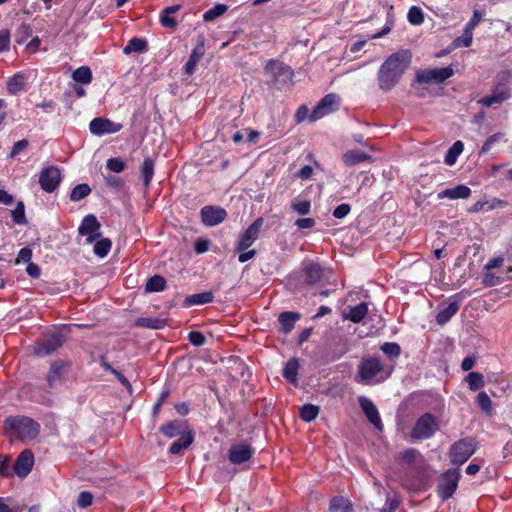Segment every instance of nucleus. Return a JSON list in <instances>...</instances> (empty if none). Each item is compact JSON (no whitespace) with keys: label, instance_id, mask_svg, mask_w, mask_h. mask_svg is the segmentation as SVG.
<instances>
[{"label":"nucleus","instance_id":"58836bf2","mask_svg":"<svg viewBox=\"0 0 512 512\" xmlns=\"http://www.w3.org/2000/svg\"><path fill=\"white\" fill-rule=\"evenodd\" d=\"M136 325L150 329H161L166 325V321L160 318L142 317L136 320Z\"/></svg>","mask_w":512,"mask_h":512},{"label":"nucleus","instance_id":"f257e3e1","mask_svg":"<svg viewBox=\"0 0 512 512\" xmlns=\"http://www.w3.org/2000/svg\"><path fill=\"white\" fill-rule=\"evenodd\" d=\"M412 55L409 50H400L390 55L380 66L377 79L379 88L388 92L400 81L402 75L411 63Z\"/></svg>","mask_w":512,"mask_h":512},{"label":"nucleus","instance_id":"b1692460","mask_svg":"<svg viewBox=\"0 0 512 512\" xmlns=\"http://www.w3.org/2000/svg\"><path fill=\"white\" fill-rule=\"evenodd\" d=\"M368 313V304L366 302H361L360 304L349 307V312L344 313V319H348L354 323H360Z\"/></svg>","mask_w":512,"mask_h":512},{"label":"nucleus","instance_id":"393cba45","mask_svg":"<svg viewBox=\"0 0 512 512\" xmlns=\"http://www.w3.org/2000/svg\"><path fill=\"white\" fill-rule=\"evenodd\" d=\"M205 52L204 45H197L191 52L187 63L184 66L185 73L192 75L195 72L197 63L201 60Z\"/></svg>","mask_w":512,"mask_h":512},{"label":"nucleus","instance_id":"39448f33","mask_svg":"<svg viewBox=\"0 0 512 512\" xmlns=\"http://www.w3.org/2000/svg\"><path fill=\"white\" fill-rule=\"evenodd\" d=\"M475 450L476 447L472 439H460L450 448L449 455L451 462L457 466H461L475 453Z\"/></svg>","mask_w":512,"mask_h":512},{"label":"nucleus","instance_id":"09e8293b","mask_svg":"<svg viewBox=\"0 0 512 512\" xmlns=\"http://www.w3.org/2000/svg\"><path fill=\"white\" fill-rule=\"evenodd\" d=\"M381 350L390 358H398L401 353L399 344L395 342H386L381 346Z\"/></svg>","mask_w":512,"mask_h":512},{"label":"nucleus","instance_id":"7c9ffc66","mask_svg":"<svg viewBox=\"0 0 512 512\" xmlns=\"http://www.w3.org/2000/svg\"><path fill=\"white\" fill-rule=\"evenodd\" d=\"M214 299V295L210 291H204L197 294H192L186 297L185 303L187 306L203 305L211 303Z\"/></svg>","mask_w":512,"mask_h":512},{"label":"nucleus","instance_id":"0eeeda50","mask_svg":"<svg viewBox=\"0 0 512 512\" xmlns=\"http://www.w3.org/2000/svg\"><path fill=\"white\" fill-rule=\"evenodd\" d=\"M339 99V96L334 93L325 95L309 115L310 122H315L325 115L334 112L337 109Z\"/></svg>","mask_w":512,"mask_h":512},{"label":"nucleus","instance_id":"bb28decb","mask_svg":"<svg viewBox=\"0 0 512 512\" xmlns=\"http://www.w3.org/2000/svg\"><path fill=\"white\" fill-rule=\"evenodd\" d=\"M299 366L297 358L289 359L283 368V377L290 383L297 384Z\"/></svg>","mask_w":512,"mask_h":512},{"label":"nucleus","instance_id":"20e7f679","mask_svg":"<svg viewBox=\"0 0 512 512\" xmlns=\"http://www.w3.org/2000/svg\"><path fill=\"white\" fill-rule=\"evenodd\" d=\"M454 75L451 66L443 68L423 69L416 72L415 80L419 84H440Z\"/></svg>","mask_w":512,"mask_h":512},{"label":"nucleus","instance_id":"de8ad7c7","mask_svg":"<svg viewBox=\"0 0 512 512\" xmlns=\"http://www.w3.org/2000/svg\"><path fill=\"white\" fill-rule=\"evenodd\" d=\"M12 219L18 225H25L27 223L23 202H18L15 209L12 210Z\"/></svg>","mask_w":512,"mask_h":512},{"label":"nucleus","instance_id":"72a5a7b5","mask_svg":"<svg viewBox=\"0 0 512 512\" xmlns=\"http://www.w3.org/2000/svg\"><path fill=\"white\" fill-rule=\"evenodd\" d=\"M147 50V41L142 38L134 37L130 39L123 48L124 54L142 53Z\"/></svg>","mask_w":512,"mask_h":512},{"label":"nucleus","instance_id":"c756f323","mask_svg":"<svg viewBox=\"0 0 512 512\" xmlns=\"http://www.w3.org/2000/svg\"><path fill=\"white\" fill-rule=\"evenodd\" d=\"M459 303L452 302L448 304L444 309L440 310L436 316V321L439 325H444L450 321V319L458 312Z\"/></svg>","mask_w":512,"mask_h":512},{"label":"nucleus","instance_id":"f8f14e48","mask_svg":"<svg viewBox=\"0 0 512 512\" xmlns=\"http://www.w3.org/2000/svg\"><path fill=\"white\" fill-rule=\"evenodd\" d=\"M267 73L273 75L276 83H288L292 81L293 71L291 68L279 61L269 60L265 66Z\"/></svg>","mask_w":512,"mask_h":512},{"label":"nucleus","instance_id":"603ef678","mask_svg":"<svg viewBox=\"0 0 512 512\" xmlns=\"http://www.w3.org/2000/svg\"><path fill=\"white\" fill-rule=\"evenodd\" d=\"M125 162L120 158H109L106 162V167L115 173H121L125 169Z\"/></svg>","mask_w":512,"mask_h":512},{"label":"nucleus","instance_id":"2f4dec72","mask_svg":"<svg viewBox=\"0 0 512 512\" xmlns=\"http://www.w3.org/2000/svg\"><path fill=\"white\" fill-rule=\"evenodd\" d=\"M305 280L308 284H314L321 280L323 270L319 264L310 263L304 268Z\"/></svg>","mask_w":512,"mask_h":512},{"label":"nucleus","instance_id":"a878e982","mask_svg":"<svg viewBox=\"0 0 512 512\" xmlns=\"http://www.w3.org/2000/svg\"><path fill=\"white\" fill-rule=\"evenodd\" d=\"M300 319V314L297 312H282L279 315V323L281 325V329L285 334H288L292 331L295 326V323Z\"/></svg>","mask_w":512,"mask_h":512},{"label":"nucleus","instance_id":"2eb2a0df","mask_svg":"<svg viewBox=\"0 0 512 512\" xmlns=\"http://www.w3.org/2000/svg\"><path fill=\"white\" fill-rule=\"evenodd\" d=\"M200 214L201 220L206 226H216L227 217L226 210L216 206H204Z\"/></svg>","mask_w":512,"mask_h":512},{"label":"nucleus","instance_id":"dca6fc26","mask_svg":"<svg viewBox=\"0 0 512 512\" xmlns=\"http://www.w3.org/2000/svg\"><path fill=\"white\" fill-rule=\"evenodd\" d=\"M34 464V455L33 453L26 449L23 450L18 456L13 470L19 477L27 476L32 470Z\"/></svg>","mask_w":512,"mask_h":512},{"label":"nucleus","instance_id":"79ce46f5","mask_svg":"<svg viewBox=\"0 0 512 512\" xmlns=\"http://www.w3.org/2000/svg\"><path fill=\"white\" fill-rule=\"evenodd\" d=\"M91 193V188L88 184L82 183L76 185L71 193H70V199L72 201H80L87 197Z\"/></svg>","mask_w":512,"mask_h":512},{"label":"nucleus","instance_id":"4d7b16f0","mask_svg":"<svg viewBox=\"0 0 512 512\" xmlns=\"http://www.w3.org/2000/svg\"><path fill=\"white\" fill-rule=\"evenodd\" d=\"M503 136L504 135L502 133H495L492 136H490L489 138H487L486 141L484 142L480 152L487 153L488 151H490L492 146L496 142L500 141L503 138Z\"/></svg>","mask_w":512,"mask_h":512},{"label":"nucleus","instance_id":"c85d7f7f","mask_svg":"<svg viewBox=\"0 0 512 512\" xmlns=\"http://www.w3.org/2000/svg\"><path fill=\"white\" fill-rule=\"evenodd\" d=\"M194 441L193 433H184L182 437L173 442L169 448V452L173 455L180 454L183 450L187 449Z\"/></svg>","mask_w":512,"mask_h":512},{"label":"nucleus","instance_id":"680f3d73","mask_svg":"<svg viewBox=\"0 0 512 512\" xmlns=\"http://www.w3.org/2000/svg\"><path fill=\"white\" fill-rule=\"evenodd\" d=\"M29 145L28 140L22 139L18 142H16L11 150V153L9 155L10 158H15L20 152L25 150Z\"/></svg>","mask_w":512,"mask_h":512},{"label":"nucleus","instance_id":"c9c22d12","mask_svg":"<svg viewBox=\"0 0 512 512\" xmlns=\"http://www.w3.org/2000/svg\"><path fill=\"white\" fill-rule=\"evenodd\" d=\"M154 175V160L150 157L146 158L141 166V176L146 187L150 186Z\"/></svg>","mask_w":512,"mask_h":512},{"label":"nucleus","instance_id":"c03bdc74","mask_svg":"<svg viewBox=\"0 0 512 512\" xmlns=\"http://www.w3.org/2000/svg\"><path fill=\"white\" fill-rule=\"evenodd\" d=\"M228 10V6L225 4H217L211 9L207 10L203 14L204 21H214L218 17L222 16Z\"/></svg>","mask_w":512,"mask_h":512},{"label":"nucleus","instance_id":"6e6d98bb","mask_svg":"<svg viewBox=\"0 0 512 512\" xmlns=\"http://www.w3.org/2000/svg\"><path fill=\"white\" fill-rule=\"evenodd\" d=\"M93 495L88 492V491H82L80 492V494L78 495V498H77V505L80 507V508H87L88 506H90L93 502Z\"/></svg>","mask_w":512,"mask_h":512},{"label":"nucleus","instance_id":"9d476101","mask_svg":"<svg viewBox=\"0 0 512 512\" xmlns=\"http://www.w3.org/2000/svg\"><path fill=\"white\" fill-rule=\"evenodd\" d=\"M65 342V338L62 333L55 332L50 334L42 342H37L34 346V353L40 357L48 356L53 353L56 349L61 347Z\"/></svg>","mask_w":512,"mask_h":512},{"label":"nucleus","instance_id":"ea45409f","mask_svg":"<svg viewBox=\"0 0 512 512\" xmlns=\"http://www.w3.org/2000/svg\"><path fill=\"white\" fill-rule=\"evenodd\" d=\"M319 407L313 404H305L300 409V417L305 422L313 421L319 414Z\"/></svg>","mask_w":512,"mask_h":512},{"label":"nucleus","instance_id":"f03ea898","mask_svg":"<svg viewBox=\"0 0 512 512\" xmlns=\"http://www.w3.org/2000/svg\"><path fill=\"white\" fill-rule=\"evenodd\" d=\"M3 430L11 440H32L39 435L40 424L27 416H9L3 422Z\"/></svg>","mask_w":512,"mask_h":512},{"label":"nucleus","instance_id":"9b49d317","mask_svg":"<svg viewBox=\"0 0 512 512\" xmlns=\"http://www.w3.org/2000/svg\"><path fill=\"white\" fill-rule=\"evenodd\" d=\"M254 454V449L246 443L231 445L228 451V460L234 465H242L248 462Z\"/></svg>","mask_w":512,"mask_h":512},{"label":"nucleus","instance_id":"864d4df0","mask_svg":"<svg viewBox=\"0 0 512 512\" xmlns=\"http://www.w3.org/2000/svg\"><path fill=\"white\" fill-rule=\"evenodd\" d=\"M485 204V212L492 211L497 208H503L507 206V201L498 198H491L483 200Z\"/></svg>","mask_w":512,"mask_h":512},{"label":"nucleus","instance_id":"473e14b6","mask_svg":"<svg viewBox=\"0 0 512 512\" xmlns=\"http://www.w3.org/2000/svg\"><path fill=\"white\" fill-rule=\"evenodd\" d=\"M25 84L26 77L22 73H17L9 79L7 91L12 95H16L24 89Z\"/></svg>","mask_w":512,"mask_h":512},{"label":"nucleus","instance_id":"412c9836","mask_svg":"<svg viewBox=\"0 0 512 512\" xmlns=\"http://www.w3.org/2000/svg\"><path fill=\"white\" fill-rule=\"evenodd\" d=\"M66 368L67 364L62 360L55 361L51 364L47 375V382L49 387L53 388L55 384L64 377Z\"/></svg>","mask_w":512,"mask_h":512},{"label":"nucleus","instance_id":"423d86ee","mask_svg":"<svg viewBox=\"0 0 512 512\" xmlns=\"http://www.w3.org/2000/svg\"><path fill=\"white\" fill-rule=\"evenodd\" d=\"M62 181V174L57 166L45 167L39 174L41 189L47 193H53Z\"/></svg>","mask_w":512,"mask_h":512},{"label":"nucleus","instance_id":"f3484780","mask_svg":"<svg viewBox=\"0 0 512 512\" xmlns=\"http://www.w3.org/2000/svg\"><path fill=\"white\" fill-rule=\"evenodd\" d=\"M382 370V365L377 358L364 360L359 366V375L361 381L373 379Z\"/></svg>","mask_w":512,"mask_h":512},{"label":"nucleus","instance_id":"e2e57ef3","mask_svg":"<svg viewBox=\"0 0 512 512\" xmlns=\"http://www.w3.org/2000/svg\"><path fill=\"white\" fill-rule=\"evenodd\" d=\"M0 475L5 477L11 475L10 459L8 457L0 456Z\"/></svg>","mask_w":512,"mask_h":512},{"label":"nucleus","instance_id":"052dcab7","mask_svg":"<svg viewBox=\"0 0 512 512\" xmlns=\"http://www.w3.org/2000/svg\"><path fill=\"white\" fill-rule=\"evenodd\" d=\"M350 210H351V207L349 204H346V203L340 204L334 209L333 216L337 219H342L349 214Z\"/></svg>","mask_w":512,"mask_h":512},{"label":"nucleus","instance_id":"37998d69","mask_svg":"<svg viewBox=\"0 0 512 512\" xmlns=\"http://www.w3.org/2000/svg\"><path fill=\"white\" fill-rule=\"evenodd\" d=\"M332 512L351 511L350 501L344 497H334L330 502Z\"/></svg>","mask_w":512,"mask_h":512},{"label":"nucleus","instance_id":"69168bd1","mask_svg":"<svg viewBox=\"0 0 512 512\" xmlns=\"http://www.w3.org/2000/svg\"><path fill=\"white\" fill-rule=\"evenodd\" d=\"M315 224L316 222L313 218H300L295 221V225L299 229H311Z\"/></svg>","mask_w":512,"mask_h":512},{"label":"nucleus","instance_id":"13d9d810","mask_svg":"<svg viewBox=\"0 0 512 512\" xmlns=\"http://www.w3.org/2000/svg\"><path fill=\"white\" fill-rule=\"evenodd\" d=\"M31 258H32V250L28 247H24L19 251L18 256L15 260V263L16 264H20L22 262L29 263V262H31Z\"/></svg>","mask_w":512,"mask_h":512},{"label":"nucleus","instance_id":"cd10ccee","mask_svg":"<svg viewBox=\"0 0 512 512\" xmlns=\"http://www.w3.org/2000/svg\"><path fill=\"white\" fill-rule=\"evenodd\" d=\"M180 5L168 6L160 14V23L165 28L174 29L177 26V21L171 15L178 12Z\"/></svg>","mask_w":512,"mask_h":512},{"label":"nucleus","instance_id":"6ab92c4d","mask_svg":"<svg viewBox=\"0 0 512 512\" xmlns=\"http://www.w3.org/2000/svg\"><path fill=\"white\" fill-rule=\"evenodd\" d=\"M359 404L361 409L363 410L364 414L368 418V420L379 430H382L383 424L378 412L377 407L374 405V403L366 398V397H360L359 398Z\"/></svg>","mask_w":512,"mask_h":512},{"label":"nucleus","instance_id":"338daca9","mask_svg":"<svg viewBox=\"0 0 512 512\" xmlns=\"http://www.w3.org/2000/svg\"><path fill=\"white\" fill-rule=\"evenodd\" d=\"M418 454V450L414 448H409L401 453V458L408 463H413Z\"/></svg>","mask_w":512,"mask_h":512},{"label":"nucleus","instance_id":"4c0bfd02","mask_svg":"<svg viewBox=\"0 0 512 512\" xmlns=\"http://www.w3.org/2000/svg\"><path fill=\"white\" fill-rule=\"evenodd\" d=\"M72 79L81 84H89L92 81V71L87 66H81L72 73Z\"/></svg>","mask_w":512,"mask_h":512},{"label":"nucleus","instance_id":"5fc2aeb1","mask_svg":"<svg viewBox=\"0 0 512 512\" xmlns=\"http://www.w3.org/2000/svg\"><path fill=\"white\" fill-rule=\"evenodd\" d=\"M188 340L192 345L199 347L205 344L206 337L202 332L191 331L188 334Z\"/></svg>","mask_w":512,"mask_h":512},{"label":"nucleus","instance_id":"4be33fe9","mask_svg":"<svg viewBox=\"0 0 512 512\" xmlns=\"http://www.w3.org/2000/svg\"><path fill=\"white\" fill-rule=\"evenodd\" d=\"M371 159V155L359 150H348L342 155V161L348 167L355 166L362 162L371 161Z\"/></svg>","mask_w":512,"mask_h":512},{"label":"nucleus","instance_id":"49530a36","mask_svg":"<svg viewBox=\"0 0 512 512\" xmlns=\"http://www.w3.org/2000/svg\"><path fill=\"white\" fill-rule=\"evenodd\" d=\"M407 19L412 25H420L424 22V13L421 8L412 6L408 11Z\"/></svg>","mask_w":512,"mask_h":512},{"label":"nucleus","instance_id":"0e129e2a","mask_svg":"<svg viewBox=\"0 0 512 512\" xmlns=\"http://www.w3.org/2000/svg\"><path fill=\"white\" fill-rule=\"evenodd\" d=\"M399 506V501L396 498L387 497L384 507L380 512H395Z\"/></svg>","mask_w":512,"mask_h":512},{"label":"nucleus","instance_id":"a211bd4d","mask_svg":"<svg viewBox=\"0 0 512 512\" xmlns=\"http://www.w3.org/2000/svg\"><path fill=\"white\" fill-rule=\"evenodd\" d=\"M159 431L164 434L167 438L182 437L184 433H192L183 420H174L166 424L161 425Z\"/></svg>","mask_w":512,"mask_h":512},{"label":"nucleus","instance_id":"7ed1b4c3","mask_svg":"<svg viewBox=\"0 0 512 512\" xmlns=\"http://www.w3.org/2000/svg\"><path fill=\"white\" fill-rule=\"evenodd\" d=\"M438 430L436 418L431 413L421 415L411 431V438L414 440H424L431 438Z\"/></svg>","mask_w":512,"mask_h":512},{"label":"nucleus","instance_id":"ddd939ff","mask_svg":"<svg viewBox=\"0 0 512 512\" xmlns=\"http://www.w3.org/2000/svg\"><path fill=\"white\" fill-rule=\"evenodd\" d=\"M90 132L97 136L113 134L122 129V124L111 121L107 118L97 117L89 124Z\"/></svg>","mask_w":512,"mask_h":512},{"label":"nucleus","instance_id":"774afa93","mask_svg":"<svg viewBox=\"0 0 512 512\" xmlns=\"http://www.w3.org/2000/svg\"><path fill=\"white\" fill-rule=\"evenodd\" d=\"M313 175V168L309 165L302 167L296 174V176L302 180H308Z\"/></svg>","mask_w":512,"mask_h":512},{"label":"nucleus","instance_id":"a18cd8bd","mask_svg":"<svg viewBox=\"0 0 512 512\" xmlns=\"http://www.w3.org/2000/svg\"><path fill=\"white\" fill-rule=\"evenodd\" d=\"M111 247H112V242L110 239H108V238L101 239L95 243L94 253L97 256L103 258V257L107 256V254L111 250Z\"/></svg>","mask_w":512,"mask_h":512},{"label":"nucleus","instance_id":"f704fd0d","mask_svg":"<svg viewBox=\"0 0 512 512\" xmlns=\"http://www.w3.org/2000/svg\"><path fill=\"white\" fill-rule=\"evenodd\" d=\"M464 144L462 141L458 140L454 142V144L448 149L444 162L445 164L452 166L456 163L458 157L463 152Z\"/></svg>","mask_w":512,"mask_h":512},{"label":"nucleus","instance_id":"1a4fd4ad","mask_svg":"<svg viewBox=\"0 0 512 512\" xmlns=\"http://www.w3.org/2000/svg\"><path fill=\"white\" fill-rule=\"evenodd\" d=\"M459 477L458 468L449 469L441 476L438 485V495L442 499L446 500L453 495L458 486Z\"/></svg>","mask_w":512,"mask_h":512},{"label":"nucleus","instance_id":"bf43d9fd","mask_svg":"<svg viewBox=\"0 0 512 512\" xmlns=\"http://www.w3.org/2000/svg\"><path fill=\"white\" fill-rule=\"evenodd\" d=\"M10 47V33L8 30H0V53L8 51Z\"/></svg>","mask_w":512,"mask_h":512},{"label":"nucleus","instance_id":"e433bc0d","mask_svg":"<svg viewBox=\"0 0 512 512\" xmlns=\"http://www.w3.org/2000/svg\"><path fill=\"white\" fill-rule=\"evenodd\" d=\"M166 287V280L160 275H154L147 280L145 290L146 292H160Z\"/></svg>","mask_w":512,"mask_h":512},{"label":"nucleus","instance_id":"6e6552de","mask_svg":"<svg viewBox=\"0 0 512 512\" xmlns=\"http://www.w3.org/2000/svg\"><path fill=\"white\" fill-rule=\"evenodd\" d=\"M264 220L258 217L240 236L236 244V251L247 250L259 238Z\"/></svg>","mask_w":512,"mask_h":512},{"label":"nucleus","instance_id":"8fccbe9b","mask_svg":"<svg viewBox=\"0 0 512 512\" xmlns=\"http://www.w3.org/2000/svg\"><path fill=\"white\" fill-rule=\"evenodd\" d=\"M291 208L293 211H295L296 213H298L299 215H307L310 213L311 211V202L308 201V200H303V201H293L291 203Z\"/></svg>","mask_w":512,"mask_h":512},{"label":"nucleus","instance_id":"aec40b11","mask_svg":"<svg viewBox=\"0 0 512 512\" xmlns=\"http://www.w3.org/2000/svg\"><path fill=\"white\" fill-rule=\"evenodd\" d=\"M471 195V189L463 184L457 185L452 188H447L438 194L439 199L448 198L451 200L455 199H467Z\"/></svg>","mask_w":512,"mask_h":512},{"label":"nucleus","instance_id":"a19ab883","mask_svg":"<svg viewBox=\"0 0 512 512\" xmlns=\"http://www.w3.org/2000/svg\"><path fill=\"white\" fill-rule=\"evenodd\" d=\"M465 381L468 383L469 388L472 391H477L482 388L485 384L484 376L478 372H470Z\"/></svg>","mask_w":512,"mask_h":512},{"label":"nucleus","instance_id":"5701e85b","mask_svg":"<svg viewBox=\"0 0 512 512\" xmlns=\"http://www.w3.org/2000/svg\"><path fill=\"white\" fill-rule=\"evenodd\" d=\"M509 97L510 94L506 87H497L495 90H493L491 95L482 98L480 103L486 107H490L493 104L504 102L505 100L509 99Z\"/></svg>","mask_w":512,"mask_h":512},{"label":"nucleus","instance_id":"3c124183","mask_svg":"<svg viewBox=\"0 0 512 512\" xmlns=\"http://www.w3.org/2000/svg\"><path fill=\"white\" fill-rule=\"evenodd\" d=\"M476 403L487 414L492 410V402L488 394L484 391L480 392L476 398Z\"/></svg>","mask_w":512,"mask_h":512},{"label":"nucleus","instance_id":"4468645a","mask_svg":"<svg viewBox=\"0 0 512 512\" xmlns=\"http://www.w3.org/2000/svg\"><path fill=\"white\" fill-rule=\"evenodd\" d=\"M79 234L87 237V243H93L100 236V223L97 218L89 214L81 222L79 226Z\"/></svg>","mask_w":512,"mask_h":512}]
</instances>
